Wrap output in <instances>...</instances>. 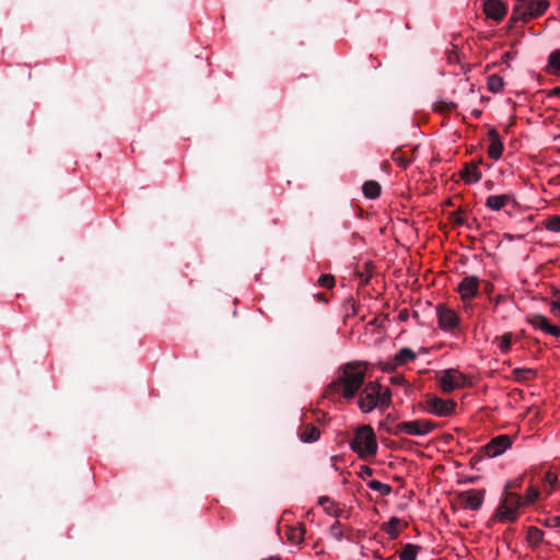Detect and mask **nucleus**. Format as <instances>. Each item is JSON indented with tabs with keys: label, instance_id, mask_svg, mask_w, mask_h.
Wrapping results in <instances>:
<instances>
[{
	"label": "nucleus",
	"instance_id": "f257e3e1",
	"mask_svg": "<svg viewBox=\"0 0 560 560\" xmlns=\"http://www.w3.org/2000/svg\"><path fill=\"white\" fill-rule=\"evenodd\" d=\"M365 369L359 363H347L339 368L335 378L328 385V392L339 394L346 399L353 398L363 386Z\"/></svg>",
	"mask_w": 560,
	"mask_h": 560
},
{
	"label": "nucleus",
	"instance_id": "f03ea898",
	"mask_svg": "<svg viewBox=\"0 0 560 560\" xmlns=\"http://www.w3.org/2000/svg\"><path fill=\"white\" fill-rule=\"evenodd\" d=\"M390 397L388 388L383 389L381 384L370 382L363 387L358 405L363 413H369L376 408H387Z\"/></svg>",
	"mask_w": 560,
	"mask_h": 560
},
{
	"label": "nucleus",
	"instance_id": "7ed1b4c3",
	"mask_svg": "<svg viewBox=\"0 0 560 560\" xmlns=\"http://www.w3.org/2000/svg\"><path fill=\"white\" fill-rule=\"evenodd\" d=\"M350 448L363 459L374 456L378 447L373 429L370 425L360 427L350 442Z\"/></svg>",
	"mask_w": 560,
	"mask_h": 560
},
{
	"label": "nucleus",
	"instance_id": "20e7f679",
	"mask_svg": "<svg viewBox=\"0 0 560 560\" xmlns=\"http://www.w3.org/2000/svg\"><path fill=\"white\" fill-rule=\"evenodd\" d=\"M548 0H514L512 20L528 22L542 15L549 8Z\"/></svg>",
	"mask_w": 560,
	"mask_h": 560
},
{
	"label": "nucleus",
	"instance_id": "39448f33",
	"mask_svg": "<svg viewBox=\"0 0 560 560\" xmlns=\"http://www.w3.org/2000/svg\"><path fill=\"white\" fill-rule=\"evenodd\" d=\"M434 429V424L428 420H415V421H405L399 422L392 430L394 435H399L402 433L415 435V436H424L429 434Z\"/></svg>",
	"mask_w": 560,
	"mask_h": 560
},
{
	"label": "nucleus",
	"instance_id": "423d86ee",
	"mask_svg": "<svg viewBox=\"0 0 560 560\" xmlns=\"http://www.w3.org/2000/svg\"><path fill=\"white\" fill-rule=\"evenodd\" d=\"M522 498L513 492H506L499 508V515L502 521H514L521 505Z\"/></svg>",
	"mask_w": 560,
	"mask_h": 560
},
{
	"label": "nucleus",
	"instance_id": "0eeeda50",
	"mask_svg": "<svg viewBox=\"0 0 560 560\" xmlns=\"http://www.w3.org/2000/svg\"><path fill=\"white\" fill-rule=\"evenodd\" d=\"M512 445V440L509 435L502 434L493 438L485 447L483 454L489 458H494L502 455Z\"/></svg>",
	"mask_w": 560,
	"mask_h": 560
},
{
	"label": "nucleus",
	"instance_id": "6e6552de",
	"mask_svg": "<svg viewBox=\"0 0 560 560\" xmlns=\"http://www.w3.org/2000/svg\"><path fill=\"white\" fill-rule=\"evenodd\" d=\"M465 376L455 370H445L440 376V386L444 393H451L465 384Z\"/></svg>",
	"mask_w": 560,
	"mask_h": 560
},
{
	"label": "nucleus",
	"instance_id": "1a4fd4ad",
	"mask_svg": "<svg viewBox=\"0 0 560 560\" xmlns=\"http://www.w3.org/2000/svg\"><path fill=\"white\" fill-rule=\"evenodd\" d=\"M526 320L535 329L557 338L560 337V326L550 324L549 319L541 314H530L526 317Z\"/></svg>",
	"mask_w": 560,
	"mask_h": 560
},
{
	"label": "nucleus",
	"instance_id": "9d476101",
	"mask_svg": "<svg viewBox=\"0 0 560 560\" xmlns=\"http://www.w3.org/2000/svg\"><path fill=\"white\" fill-rule=\"evenodd\" d=\"M455 402L451 399L431 398L428 401V410L430 413L438 417H447L453 413L455 409Z\"/></svg>",
	"mask_w": 560,
	"mask_h": 560
},
{
	"label": "nucleus",
	"instance_id": "9b49d317",
	"mask_svg": "<svg viewBox=\"0 0 560 560\" xmlns=\"http://www.w3.org/2000/svg\"><path fill=\"white\" fill-rule=\"evenodd\" d=\"M439 326L442 330H452L458 325V315L452 308L439 305L436 308Z\"/></svg>",
	"mask_w": 560,
	"mask_h": 560
},
{
	"label": "nucleus",
	"instance_id": "f8f14e48",
	"mask_svg": "<svg viewBox=\"0 0 560 560\" xmlns=\"http://www.w3.org/2000/svg\"><path fill=\"white\" fill-rule=\"evenodd\" d=\"M479 278L477 276L465 277L458 284V292L464 301L471 300L477 295Z\"/></svg>",
	"mask_w": 560,
	"mask_h": 560
},
{
	"label": "nucleus",
	"instance_id": "ddd939ff",
	"mask_svg": "<svg viewBox=\"0 0 560 560\" xmlns=\"http://www.w3.org/2000/svg\"><path fill=\"white\" fill-rule=\"evenodd\" d=\"M506 5L500 0H486L483 3V12L488 19L500 22L506 14Z\"/></svg>",
	"mask_w": 560,
	"mask_h": 560
},
{
	"label": "nucleus",
	"instance_id": "4468645a",
	"mask_svg": "<svg viewBox=\"0 0 560 560\" xmlns=\"http://www.w3.org/2000/svg\"><path fill=\"white\" fill-rule=\"evenodd\" d=\"M460 501L465 509L475 511L482 505L483 493L479 490L466 491L460 494Z\"/></svg>",
	"mask_w": 560,
	"mask_h": 560
},
{
	"label": "nucleus",
	"instance_id": "2eb2a0df",
	"mask_svg": "<svg viewBox=\"0 0 560 560\" xmlns=\"http://www.w3.org/2000/svg\"><path fill=\"white\" fill-rule=\"evenodd\" d=\"M490 144L488 147V155L492 160H499L503 153V143L500 139V136L495 129H491L489 131Z\"/></svg>",
	"mask_w": 560,
	"mask_h": 560
},
{
	"label": "nucleus",
	"instance_id": "dca6fc26",
	"mask_svg": "<svg viewBox=\"0 0 560 560\" xmlns=\"http://www.w3.org/2000/svg\"><path fill=\"white\" fill-rule=\"evenodd\" d=\"M460 176L466 184H476L481 178V172L478 168V164L474 163L466 165L460 172Z\"/></svg>",
	"mask_w": 560,
	"mask_h": 560
},
{
	"label": "nucleus",
	"instance_id": "f3484780",
	"mask_svg": "<svg viewBox=\"0 0 560 560\" xmlns=\"http://www.w3.org/2000/svg\"><path fill=\"white\" fill-rule=\"evenodd\" d=\"M512 201L510 195H491L487 198L486 206L492 211H500Z\"/></svg>",
	"mask_w": 560,
	"mask_h": 560
},
{
	"label": "nucleus",
	"instance_id": "a211bd4d",
	"mask_svg": "<svg viewBox=\"0 0 560 560\" xmlns=\"http://www.w3.org/2000/svg\"><path fill=\"white\" fill-rule=\"evenodd\" d=\"M417 354L409 348H401L394 357L395 366L404 365L408 362L415 361Z\"/></svg>",
	"mask_w": 560,
	"mask_h": 560
},
{
	"label": "nucleus",
	"instance_id": "6ab92c4d",
	"mask_svg": "<svg viewBox=\"0 0 560 560\" xmlns=\"http://www.w3.org/2000/svg\"><path fill=\"white\" fill-rule=\"evenodd\" d=\"M546 69L550 74L560 75V49L550 52Z\"/></svg>",
	"mask_w": 560,
	"mask_h": 560
},
{
	"label": "nucleus",
	"instance_id": "aec40b11",
	"mask_svg": "<svg viewBox=\"0 0 560 560\" xmlns=\"http://www.w3.org/2000/svg\"><path fill=\"white\" fill-rule=\"evenodd\" d=\"M363 194L369 199H376L381 195V185L374 180H368L362 186Z\"/></svg>",
	"mask_w": 560,
	"mask_h": 560
},
{
	"label": "nucleus",
	"instance_id": "412c9836",
	"mask_svg": "<svg viewBox=\"0 0 560 560\" xmlns=\"http://www.w3.org/2000/svg\"><path fill=\"white\" fill-rule=\"evenodd\" d=\"M320 436L319 430L315 425H306L301 434V440L305 443L316 442Z\"/></svg>",
	"mask_w": 560,
	"mask_h": 560
},
{
	"label": "nucleus",
	"instance_id": "4be33fe9",
	"mask_svg": "<svg viewBox=\"0 0 560 560\" xmlns=\"http://www.w3.org/2000/svg\"><path fill=\"white\" fill-rule=\"evenodd\" d=\"M368 487L371 490L377 492L382 497H386V495L390 494V492H392V487L388 483H384L376 479L369 481Z\"/></svg>",
	"mask_w": 560,
	"mask_h": 560
},
{
	"label": "nucleus",
	"instance_id": "5701e85b",
	"mask_svg": "<svg viewBox=\"0 0 560 560\" xmlns=\"http://www.w3.org/2000/svg\"><path fill=\"white\" fill-rule=\"evenodd\" d=\"M504 81L498 74H491L487 79V88L492 93H499L503 90Z\"/></svg>",
	"mask_w": 560,
	"mask_h": 560
},
{
	"label": "nucleus",
	"instance_id": "b1692460",
	"mask_svg": "<svg viewBox=\"0 0 560 560\" xmlns=\"http://www.w3.org/2000/svg\"><path fill=\"white\" fill-rule=\"evenodd\" d=\"M417 555L418 547L411 544H407L399 555V560H416Z\"/></svg>",
	"mask_w": 560,
	"mask_h": 560
},
{
	"label": "nucleus",
	"instance_id": "393cba45",
	"mask_svg": "<svg viewBox=\"0 0 560 560\" xmlns=\"http://www.w3.org/2000/svg\"><path fill=\"white\" fill-rule=\"evenodd\" d=\"M544 538V532L536 527L528 528L527 532V539L528 542L533 546H537L539 542L542 541Z\"/></svg>",
	"mask_w": 560,
	"mask_h": 560
},
{
	"label": "nucleus",
	"instance_id": "a878e982",
	"mask_svg": "<svg viewBox=\"0 0 560 560\" xmlns=\"http://www.w3.org/2000/svg\"><path fill=\"white\" fill-rule=\"evenodd\" d=\"M513 377L514 380L518 381V382H525L527 380H529L530 375H533V370L530 369H521V368H516L513 370Z\"/></svg>",
	"mask_w": 560,
	"mask_h": 560
},
{
	"label": "nucleus",
	"instance_id": "bb28decb",
	"mask_svg": "<svg viewBox=\"0 0 560 560\" xmlns=\"http://www.w3.org/2000/svg\"><path fill=\"white\" fill-rule=\"evenodd\" d=\"M539 497V490L538 488L530 486L528 487L525 498L523 500L524 504H532L534 503Z\"/></svg>",
	"mask_w": 560,
	"mask_h": 560
},
{
	"label": "nucleus",
	"instance_id": "cd10ccee",
	"mask_svg": "<svg viewBox=\"0 0 560 560\" xmlns=\"http://www.w3.org/2000/svg\"><path fill=\"white\" fill-rule=\"evenodd\" d=\"M511 341H512V336L511 334H504L500 337L499 339V348L500 350L503 352V353H506L510 351V348H511Z\"/></svg>",
	"mask_w": 560,
	"mask_h": 560
},
{
	"label": "nucleus",
	"instance_id": "c85d7f7f",
	"mask_svg": "<svg viewBox=\"0 0 560 560\" xmlns=\"http://www.w3.org/2000/svg\"><path fill=\"white\" fill-rule=\"evenodd\" d=\"M398 525L399 520L396 517H392L386 524V533L392 537H396L398 535Z\"/></svg>",
	"mask_w": 560,
	"mask_h": 560
},
{
	"label": "nucleus",
	"instance_id": "c756f323",
	"mask_svg": "<svg viewBox=\"0 0 560 560\" xmlns=\"http://www.w3.org/2000/svg\"><path fill=\"white\" fill-rule=\"evenodd\" d=\"M329 534L336 540H341L343 537V533L341 529V524L339 521H335V523L329 528Z\"/></svg>",
	"mask_w": 560,
	"mask_h": 560
},
{
	"label": "nucleus",
	"instance_id": "7c9ffc66",
	"mask_svg": "<svg viewBox=\"0 0 560 560\" xmlns=\"http://www.w3.org/2000/svg\"><path fill=\"white\" fill-rule=\"evenodd\" d=\"M546 229L551 232H560V215L549 218L546 222Z\"/></svg>",
	"mask_w": 560,
	"mask_h": 560
},
{
	"label": "nucleus",
	"instance_id": "2f4dec72",
	"mask_svg": "<svg viewBox=\"0 0 560 560\" xmlns=\"http://www.w3.org/2000/svg\"><path fill=\"white\" fill-rule=\"evenodd\" d=\"M318 284L323 288H332L335 284L334 277L331 275H322L318 278Z\"/></svg>",
	"mask_w": 560,
	"mask_h": 560
},
{
	"label": "nucleus",
	"instance_id": "473e14b6",
	"mask_svg": "<svg viewBox=\"0 0 560 560\" xmlns=\"http://www.w3.org/2000/svg\"><path fill=\"white\" fill-rule=\"evenodd\" d=\"M550 312L560 318V291L556 293V300L550 304Z\"/></svg>",
	"mask_w": 560,
	"mask_h": 560
},
{
	"label": "nucleus",
	"instance_id": "72a5a7b5",
	"mask_svg": "<svg viewBox=\"0 0 560 560\" xmlns=\"http://www.w3.org/2000/svg\"><path fill=\"white\" fill-rule=\"evenodd\" d=\"M544 481L548 483L551 487V489H553L558 483L557 475L553 474L552 471H547L545 474Z\"/></svg>",
	"mask_w": 560,
	"mask_h": 560
},
{
	"label": "nucleus",
	"instance_id": "f704fd0d",
	"mask_svg": "<svg viewBox=\"0 0 560 560\" xmlns=\"http://www.w3.org/2000/svg\"><path fill=\"white\" fill-rule=\"evenodd\" d=\"M393 159H394L396 162H398V164H399V165H401V166H402V167H405V168H406V167L408 166V164H409V161H407V160H405V159H402V158L398 156L396 152L393 154Z\"/></svg>",
	"mask_w": 560,
	"mask_h": 560
},
{
	"label": "nucleus",
	"instance_id": "c9c22d12",
	"mask_svg": "<svg viewBox=\"0 0 560 560\" xmlns=\"http://www.w3.org/2000/svg\"><path fill=\"white\" fill-rule=\"evenodd\" d=\"M327 513L330 515L337 516L338 509L335 506L332 502H330V505L326 509Z\"/></svg>",
	"mask_w": 560,
	"mask_h": 560
},
{
	"label": "nucleus",
	"instance_id": "e433bc0d",
	"mask_svg": "<svg viewBox=\"0 0 560 560\" xmlns=\"http://www.w3.org/2000/svg\"><path fill=\"white\" fill-rule=\"evenodd\" d=\"M361 471H362L361 472L362 476H364V475L372 476V474H373V470L368 466H362Z\"/></svg>",
	"mask_w": 560,
	"mask_h": 560
},
{
	"label": "nucleus",
	"instance_id": "4c0bfd02",
	"mask_svg": "<svg viewBox=\"0 0 560 560\" xmlns=\"http://www.w3.org/2000/svg\"><path fill=\"white\" fill-rule=\"evenodd\" d=\"M549 96H559L560 97V88H553L552 90H550Z\"/></svg>",
	"mask_w": 560,
	"mask_h": 560
},
{
	"label": "nucleus",
	"instance_id": "58836bf2",
	"mask_svg": "<svg viewBox=\"0 0 560 560\" xmlns=\"http://www.w3.org/2000/svg\"><path fill=\"white\" fill-rule=\"evenodd\" d=\"M318 503L320 505H324L325 503H330L329 499L327 497H323L319 499Z\"/></svg>",
	"mask_w": 560,
	"mask_h": 560
},
{
	"label": "nucleus",
	"instance_id": "ea45409f",
	"mask_svg": "<svg viewBox=\"0 0 560 560\" xmlns=\"http://www.w3.org/2000/svg\"><path fill=\"white\" fill-rule=\"evenodd\" d=\"M555 522H556L555 526H560V516H556Z\"/></svg>",
	"mask_w": 560,
	"mask_h": 560
},
{
	"label": "nucleus",
	"instance_id": "a19ab883",
	"mask_svg": "<svg viewBox=\"0 0 560 560\" xmlns=\"http://www.w3.org/2000/svg\"><path fill=\"white\" fill-rule=\"evenodd\" d=\"M510 57H511V52H509V51H508V52H505V54H504V56H503V58H504L505 60H506V59H510Z\"/></svg>",
	"mask_w": 560,
	"mask_h": 560
},
{
	"label": "nucleus",
	"instance_id": "79ce46f5",
	"mask_svg": "<svg viewBox=\"0 0 560 560\" xmlns=\"http://www.w3.org/2000/svg\"><path fill=\"white\" fill-rule=\"evenodd\" d=\"M262 560H276L275 558H267V559H262Z\"/></svg>",
	"mask_w": 560,
	"mask_h": 560
}]
</instances>
